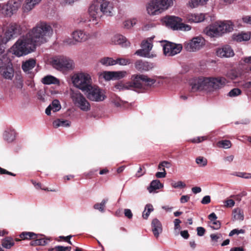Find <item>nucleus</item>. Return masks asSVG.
Wrapping results in <instances>:
<instances>
[{
  "mask_svg": "<svg viewBox=\"0 0 251 251\" xmlns=\"http://www.w3.org/2000/svg\"><path fill=\"white\" fill-rule=\"evenodd\" d=\"M52 33L53 29L49 24L40 22L18 39L12 47V51L18 57L26 55L33 52L37 46L46 43Z\"/></svg>",
  "mask_w": 251,
  "mask_h": 251,
  "instance_id": "f257e3e1",
  "label": "nucleus"
},
{
  "mask_svg": "<svg viewBox=\"0 0 251 251\" xmlns=\"http://www.w3.org/2000/svg\"><path fill=\"white\" fill-rule=\"evenodd\" d=\"M226 83H227V81L224 77H200L195 79L191 83V89L193 91L202 90L211 91L221 89Z\"/></svg>",
  "mask_w": 251,
  "mask_h": 251,
  "instance_id": "f03ea898",
  "label": "nucleus"
},
{
  "mask_svg": "<svg viewBox=\"0 0 251 251\" xmlns=\"http://www.w3.org/2000/svg\"><path fill=\"white\" fill-rule=\"evenodd\" d=\"M113 11L112 3L106 0H97L89 7V13L91 17L90 21L96 22L93 24H97L103 15L106 16H112Z\"/></svg>",
  "mask_w": 251,
  "mask_h": 251,
  "instance_id": "7ed1b4c3",
  "label": "nucleus"
},
{
  "mask_svg": "<svg viewBox=\"0 0 251 251\" xmlns=\"http://www.w3.org/2000/svg\"><path fill=\"white\" fill-rule=\"evenodd\" d=\"M72 80L74 85L83 92L92 84L91 76L85 73L80 72L74 74L72 77Z\"/></svg>",
  "mask_w": 251,
  "mask_h": 251,
  "instance_id": "20e7f679",
  "label": "nucleus"
},
{
  "mask_svg": "<svg viewBox=\"0 0 251 251\" xmlns=\"http://www.w3.org/2000/svg\"><path fill=\"white\" fill-rule=\"evenodd\" d=\"M52 66L59 71H69L75 68V63L71 59L64 56H56L50 62Z\"/></svg>",
  "mask_w": 251,
  "mask_h": 251,
  "instance_id": "39448f33",
  "label": "nucleus"
},
{
  "mask_svg": "<svg viewBox=\"0 0 251 251\" xmlns=\"http://www.w3.org/2000/svg\"><path fill=\"white\" fill-rule=\"evenodd\" d=\"M70 96L74 104L81 110L87 112L90 110L89 102L79 91L71 90Z\"/></svg>",
  "mask_w": 251,
  "mask_h": 251,
  "instance_id": "423d86ee",
  "label": "nucleus"
},
{
  "mask_svg": "<svg viewBox=\"0 0 251 251\" xmlns=\"http://www.w3.org/2000/svg\"><path fill=\"white\" fill-rule=\"evenodd\" d=\"M164 22L166 25L174 30L189 31L191 29V26L182 23V19L178 17L170 16L164 18Z\"/></svg>",
  "mask_w": 251,
  "mask_h": 251,
  "instance_id": "0eeeda50",
  "label": "nucleus"
},
{
  "mask_svg": "<svg viewBox=\"0 0 251 251\" xmlns=\"http://www.w3.org/2000/svg\"><path fill=\"white\" fill-rule=\"evenodd\" d=\"M84 93L89 100L93 101H101L106 98L102 90L93 84H91Z\"/></svg>",
  "mask_w": 251,
  "mask_h": 251,
  "instance_id": "6e6552de",
  "label": "nucleus"
},
{
  "mask_svg": "<svg viewBox=\"0 0 251 251\" xmlns=\"http://www.w3.org/2000/svg\"><path fill=\"white\" fill-rule=\"evenodd\" d=\"M131 80L134 81L136 91L143 89V84L148 86H152L155 82V80L149 77L144 75H134L131 76Z\"/></svg>",
  "mask_w": 251,
  "mask_h": 251,
  "instance_id": "1a4fd4ad",
  "label": "nucleus"
},
{
  "mask_svg": "<svg viewBox=\"0 0 251 251\" xmlns=\"http://www.w3.org/2000/svg\"><path fill=\"white\" fill-rule=\"evenodd\" d=\"M21 0H9L3 4L2 13L7 16H11L15 13L21 6Z\"/></svg>",
  "mask_w": 251,
  "mask_h": 251,
  "instance_id": "9d476101",
  "label": "nucleus"
},
{
  "mask_svg": "<svg viewBox=\"0 0 251 251\" xmlns=\"http://www.w3.org/2000/svg\"><path fill=\"white\" fill-rule=\"evenodd\" d=\"M162 45L164 54L166 56H172L179 53L182 49L181 44H176L165 41Z\"/></svg>",
  "mask_w": 251,
  "mask_h": 251,
  "instance_id": "9b49d317",
  "label": "nucleus"
},
{
  "mask_svg": "<svg viewBox=\"0 0 251 251\" xmlns=\"http://www.w3.org/2000/svg\"><path fill=\"white\" fill-rule=\"evenodd\" d=\"M205 44L204 38L201 37H196L189 42L184 44V48L189 51H196L200 50Z\"/></svg>",
  "mask_w": 251,
  "mask_h": 251,
  "instance_id": "f8f14e48",
  "label": "nucleus"
},
{
  "mask_svg": "<svg viewBox=\"0 0 251 251\" xmlns=\"http://www.w3.org/2000/svg\"><path fill=\"white\" fill-rule=\"evenodd\" d=\"M21 33V28L18 24H14L11 25L5 33V36L10 40L12 39L17 37Z\"/></svg>",
  "mask_w": 251,
  "mask_h": 251,
  "instance_id": "ddd939ff",
  "label": "nucleus"
},
{
  "mask_svg": "<svg viewBox=\"0 0 251 251\" xmlns=\"http://www.w3.org/2000/svg\"><path fill=\"white\" fill-rule=\"evenodd\" d=\"M152 48L151 43L148 41H143L141 44V49L137 50L135 54L141 57H148Z\"/></svg>",
  "mask_w": 251,
  "mask_h": 251,
  "instance_id": "4468645a",
  "label": "nucleus"
},
{
  "mask_svg": "<svg viewBox=\"0 0 251 251\" xmlns=\"http://www.w3.org/2000/svg\"><path fill=\"white\" fill-rule=\"evenodd\" d=\"M72 37L74 41H72L69 44L74 45L75 44V42L80 43L86 41L89 38L90 35L83 30H76L73 32Z\"/></svg>",
  "mask_w": 251,
  "mask_h": 251,
  "instance_id": "2eb2a0df",
  "label": "nucleus"
},
{
  "mask_svg": "<svg viewBox=\"0 0 251 251\" xmlns=\"http://www.w3.org/2000/svg\"><path fill=\"white\" fill-rule=\"evenodd\" d=\"M216 54L220 57H230L234 55L232 48L228 45H225L216 50Z\"/></svg>",
  "mask_w": 251,
  "mask_h": 251,
  "instance_id": "dca6fc26",
  "label": "nucleus"
},
{
  "mask_svg": "<svg viewBox=\"0 0 251 251\" xmlns=\"http://www.w3.org/2000/svg\"><path fill=\"white\" fill-rule=\"evenodd\" d=\"M221 35L226 32H231L233 30V25L230 21L217 22Z\"/></svg>",
  "mask_w": 251,
  "mask_h": 251,
  "instance_id": "f3484780",
  "label": "nucleus"
},
{
  "mask_svg": "<svg viewBox=\"0 0 251 251\" xmlns=\"http://www.w3.org/2000/svg\"><path fill=\"white\" fill-rule=\"evenodd\" d=\"M36 64V60L33 58H30L23 62L22 69L25 73L30 75L31 76L33 75L32 70L35 67Z\"/></svg>",
  "mask_w": 251,
  "mask_h": 251,
  "instance_id": "a211bd4d",
  "label": "nucleus"
},
{
  "mask_svg": "<svg viewBox=\"0 0 251 251\" xmlns=\"http://www.w3.org/2000/svg\"><path fill=\"white\" fill-rule=\"evenodd\" d=\"M135 67L139 71H148L154 67L153 63L141 60H138L135 63Z\"/></svg>",
  "mask_w": 251,
  "mask_h": 251,
  "instance_id": "6ab92c4d",
  "label": "nucleus"
},
{
  "mask_svg": "<svg viewBox=\"0 0 251 251\" xmlns=\"http://www.w3.org/2000/svg\"><path fill=\"white\" fill-rule=\"evenodd\" d=\"M160 9L156 0L151 1L147 7L148 13L151 15H156L161 13Z\"/></svg>",
  "mask_w": 251,
  "mask_h": 251,
  "instance_id": "aec40b11",
  "label": "nucleus"
},
{
  "mask_svg": "<svg viewBox=\"0 0 251 251\" xmlns=\"http://www.w3.org/2000/svg\"><path fill=\"white\" fill-rule=\"evenodd\" d=\"M217 25V22H216L210 25L208 28H207L205 30L206 35L210 37H215L222 35Z\"/></svg>",
  "mask_w": 251,
  "mask_h": 251,
  "instance_id": "412c9836",
  "label": "nucleus"
},
{
  "mask_svg": "<svg viewBox=\"0 0 251 251\" xmlns=\"http://www.w3.org/2000/svg\"><path fill=\"white\" fill-rule=\"evenodd\" d=\"M186 18L190 23H200L205 19V15L202 13L188 14L186 15Z\"/></svg>",
  "mask_w": 251,
  "mask_h": 251,
  "instance_id": "4be33fe9",
  "label": "nucleus"
},
{
  "mask_svg": "<svg viewBox=\"0 0 251 251\" xmlns=\"http://www.w3.org/2000/svg\"><path fill=\"white\" fill-rule=\"evenodd\" d=\"M152 231L154 236L158 238L162 232V226L161 222L157 219H154L151 222Z\"/></svg>",
  "mask_w": 251,
  "mask_h": 251,
  "instance_id": "5701e85b",
  "label": "nucleus"
},
{
  "mask_svg": "<svg viewBox=\"0 0 251 251\" xmlns=\"http://www.w3.org/2000/svg\"><path fill=\"white\" fill-rule=\"evenodd\" d=\"M112 42L114 44L120 45L122 47H127L130 45L129 42H128L126 38L124 36L120 34L115 35L114 36L112 39Z\"/></svg>",
  "mask_w": 251,
  "mask_h": 251,
  "instance_id": "b1692460",
  "label": "nucleus"
},
{
  "mask_svg": "<svg viewBox=\"0 0 251 251\" xmlns=\"http://www.w3.org/2000/svg\"><path fill=\"white\" fill-rule=\"evenodd\" d=\"M0 75L5 79H12L14 75V71L9 65H6L0 69Z\"/></svg>",
  "mask_w": 251,
  "mask_h": 251,
  "instance_id": "393cba45",
  "label": "nucleus"
},
{
  "mask_svg": "<svg viewBox=\"0 0 251 251\" xmlns=\"http://www.w3.org/2000/svg\"><path fill=\"white\" fill-rule=\"evenodd\" d=\"M115 87L116 89H119V90H133L136 91L135 85H134V82L133 80H132L131 82L126 83H123L122 82H118L115 85Z\"/></svg>",
  "mask_w": 251,
  "mask_h": 251,
  "instance_id": "a878e982",
  "label": "nucleus"
},
{
  "mask_svg": "<svg viewBox=\"0 0 251 251\" xmlns=\"http://www.w3.org/2000/svg\"><path fill=\"white\" fill-rule=\"evenodd\" d=\"M37 238L31 242L30 244L32 246H45L50 241V239L46 238L43 235L37 234Z\"/></svg>",
  "mask_w": 251,
  "mask_h": 251,
  "instance_id": "bb28decb",
  "label": "nucleus"
},
{
  "mask_svg": "<svg viewBox=\"0 0 251 251\" xmlns=\"http://www.w3.org/2000/svg\"><path fill=\"white\" fill-rule=\"evenodd\" d=\"M42 0H25L23 5L24 12H28L33 9L35 6L39 4Z\"/></svg>",
  "mask_w": 251,
  "mask_h": 251,
  "instance_id": "cd10ccee",
  "label": "nucleus"
},
{
  "mask_svg": "<svg viewBox=\"0 0 251 251\" xmlns=\"http://www.w3.org/2000/svg\"><path fill=\"white\" fill-rule=\"evenodd\" d=\"M162 12L168 9L173 5L172 0H156Z\"/></svg>",
  "mask_w": 251,
  "mask_h": 251,
  "instance_id": "c85d7f7f",
  "label": "nucleus"
},
{
  "mask_svg": "<svg viewBox=\"0 0 251 251\" xmlns=\"http://www.w3.org/2000/svg\"><path fill=\"white\" fill-rule=\"evenodd\" d=\"M41 81L43 84L46 85H50L51 84H58L59 83V80L55 77L51 75L45 76L42 79Z\"/></svg>",
  "mask_w": 251,
  "mask_h": 251,
  "instance_id": "c756f323",
  "label": "nucleus"
},
{
  "mask_svg": "<svg viewBox=\"0 0 251 251\" xmlns=\"http://www.w3.org/2000/svg\"><path fill=\"white\" fill-rule=\"evenodd\" d=\"M232 38L237 42L247 41L250 39L251 35L250 33H241L238 34H233Z\"/></svg>",
  "mask_w": 251,
  "mask_h": 251,
  "instance_id": "7c9ffc66",
  "label": "nucleus"
},
{
  "mask_svg": "<svg viewBox=\"0 0 251 251\" xmlns=\"http://www.w3.org/2000/svg\"><path fill=\"white\" fill-rule=\"evenodd\" d=\"M15 131L14 129H9L4 131L3 138L8 142H11L15 139Z\"/></svg>",
  "mask_w": 251,
  "mask_h": 251,
  "instance_id": "2f4dec72",
  "label": "nucleus"
},
{
  "mask_svg": "<svg viewBox=\"0 0 251 251\" xmlns=\"http://www.w3.org/2000/svg\"><path fill=\"white\" fill-rule=\"evenodd\" d=\"M163 187V184L160 183L159 180L156 179L152 180L150 186L148 187V190L150 193H151L154 191Z\"/></svg>",
  "mask_w": 251,
  "mask_h": 251,
  "instance_id": "473e14b6",
  "label": "nucleus"
},
{
  "mask_svg": "<svg viewBox=\"0 0 251 251\" xmlns=\"http://www.w3.org/2000/svg\"><path fill=\"white\" fill-rule=\"evenodd\" d=\"M52 124L55 128H58L60 126L69 127L71 125V122L68 120L58 119L54 121Z\"/></svg>",
  "mask_w": 251,
  "mask_h": 251,
  "instance_id": "72a5a7b5",
  "label": "nucleus"
},
{
  "mask_svg": "<svg viewBox=\"0 0 251 251\" xmlns=\"http://www.w3.org/2000/svg\"><path fill=\"white\" fill-rule=\"evenodd\" d=\"M232 216L234 220L243 221L244 219L243 212L239 208H235L233 210Z\"/></svg>",
  "mask_w": 251,
  "mask_h": 251,
  "instance_id": "f704fd0d",
  "label": "nucleus"
},
{
  "mask_svg": "<svg viewBox=\"0 0 251 251\" xmlns=\"http://www.w3.org/2000/svg\"><path fill=\"white\" fill-rule=\"evenodd\" d=\"M208 0H190L189 1V6L192 8L206 4Z\"/></svg>",
  "mask_w": 251,
  "mask_h": 251,
  "instance_id": "c9c22d12",
  "label": "nucleus"
},
{
  "mask_svg": "<svg viewBox=\"0 0 251 251\" xmlns=\"http://www.w3.org/2000/svg\"><path fill=\"white\" fill-rule=\"evenodd\" d=\"M20 237L22 239H33V240L37 238V234L31 232H23L20 234Z\"/></svg>",
  "mask_w": 251,
  "mask_h": 251,
  "instance_id": "e433bc0d",
  "label": "nucleus"
},
{
  "mask_svg": "<svg viewBox=\"0 0 251 251\" xmlns=\"http://www.w3.org/2000/svg\"><path fill=\"white\" fill-rule=\"evenodd\" d=\"M100 62L103 65L108 66L116 64L115 60L111 57H104L100 60Z\"/></svg>",
  "mask_w": 251,
  "mask_h": 251,
  "instance_id": "4c0bfd02",
  "label": "nucleus"
},
{
  "mask_svg": "<svg viewBox=\"0 0 251 251\" xmlns=\"http://www.w3.org/2000/svg\"><path fill=\"white\" fill-rule=\"evenodd\" d=\"M153 210V206L151 204H148L145 206V210L143 213L142 217L145 219H147L151 212Z\"/></svg>",
  "mask_w": 251,
  "mask_h": 251,
  "instance_id": "58836bf2",
  "label": "nucleus"
},
{
  "mask_svg": "<svg viewBox=\"0 0 251 251\" xmlns=\"http://www.w3.org/2000/svg\"><path fill=\"white\" fill-rule=\"evenodd\" d=\"M107 199H103L100 203H96L94 205V208L95 209L99 210L100 211L103 212L104 211V207L105 206V204L107 202Z\"/></svg>",
  "mask_w": 251,
  "mask_h": 251,
  "instance_id": "ea45409f",
  "label": "nucleus"
},
{
  "mask_svg": "<svg viewBox=\"0 0 251 251\" xmlns=\"http://www.w3.org/2000/svg\"><path fill=\"white\" fill-rule=\"evenodd\" d=\"M9 39L5 36L0 35V54H2L4 51V45H5L8 41Z\"/></svg>",
  "mask_w": 251,
  "mask_h": 251,
  "instance_id": "a19ab883",
  "label": "nucleus"
},
{
  "mask_svg": "<svg viewBox=\"0 0 251 251\" xmlns=\"http://www.w3.org/2000/svg\"><path fill=\"white\" fill-rule=\"evenodd\" d=\"M14 245L13 239L11 238H7L3 240L2 242V246L6 249H10Z\"/></svg>",
  "mask_w": 251,
  "mask_h": 251,
  "instance_id": "79ce46f5",
  "label": "nucleus"
},
{
  "mask_svg": "<svg viewBox=\"0 0 251 251\" xmlns=\"http://www.w3.org/2000/svg\"><path fill=\"white\" fill-rule=\"evenodd\" d=\"M217 146L219 148H223L224 149H229L231 146V143L230 141L225 140L219 141L217 143Z\"/></svg>",
  "mask_w": 251,
  "mask_h": 251,
  "instance_id": "37998d69",
  "label": "nucleus"
},
{
  "mask_svg": "<svg viewBox=\"0 0 251 251\" xmlns=\"http://www.w3.org/2000/svg\"><path fill=\"white\" fill-rule=\"evenodd\" d=\"M50 106H51L52 110L54 112L58 111L61 109V105L60 104V102L57 100H53Z\"/></svg>",
  "mask_w": 251,
  "mask_h": 251,
  "instance_id": "c03bdc74",
  "label": "nucleus"
},
{
  "mask_svg": "<svg viewBox=\"0 0 251 251\" xmlns=\"http://www.w3.org/2000/svg\"><path fill=\"white\" fill-rule=\"evenodd\" d=\"M116 64H118L120 65L125 66L131 63V61L130 59L124 58H118L115 60Z\"/></svg>",
  "mask_w": 251,
  "mask_h": 251,
  "instance_id": "a18cd8bd",
  "label": "nucleus"
},
{
  "mask_svg": "<svg viewBox=\"0 0 251 251\" xmlns=\"http://www.w3.org/2000/svg\"><path fill=\"white\" fill-rule=\"evenodd\" d=\"M239 76V73L236 71L233 70L228 71L226 74V76L232 80L236 79Z\"/></svg>",
  "mask_w": 251,
  "mask_h": 251,
  "instance_id": "49530a36",
  "label": "nucleus"
},
{
  "mask_svg": "<svg viewBox=\"0 0 251 251\" xmlns=\"http://www.w3.org/2000/svg\"><path fill=\"white\" fill-rule=\"evenodd\" d=\"M111 102L116 107H120L124 104V101L120 98L116 96H114L111 98Z\"/></svg>",
  "mask_w": 251,
  "mask_h": 251,
  "instance_id": "de8ad7c7",
  "label": "nucleus"
},
{
  "mask_svg": "<svg viewBox=\"0 0 251 251\" xmlns=\"http://www.w3.org/2000/svg\"><path fill=\"white\" fill-rule=\"evenodd\" d=\"M101 75L106 80L114 79V72H104Z\"/></svg>",
  "mask_w": 251,
  "mask_h": 251,
  "instance_id": "09e8293b",
  "label": "nucleus"
},
{
  "mask_svg": "<svg viewBox=\"0 0 251 251\" xmlns=\"http://www.w3.org/2000/svg\"><path fill=\"white\" fill-rule=\"evenodd\" d=\"M136 20L132 19L129 20H126L124 23V27L125 28L129 29L132 27L134 25L136 24Z\"/></svg>",
  "mask_w": 251,
  "mask_h": 251,
  "instance_id": "8fccbe9b",
  "label": "nucleus"
},
{
  "mask_svg": "<svg viewBox=\"0 0 251 251\" xmlns=\"http://www.w3.org/2000/svg\"><path fill=\"white\" fill-rule=\"evenodd\" d=\"M196 162L201 167H204L207 163V159L201 156L197 158Z\"/></svg>",
  "mask_w": 251,
  "mask_h": 251,
  "instance_id": "3c124183",
  "label": "nucleus"
},
{
  "mask_svg": "<svg viewBox=\"0 0 251 251\" xmlns=\"http://www.w3.org/2000/svg\"><path fill=\"white\" fill-rule=\"evenodd\" d=\"M242 87L248 96H251V81L244 83Z\"/></svg>",
  "mask_w": 251,
  "mask_h": 251,
  "instance_id": "603ef678",
  "label": "nucleus"
},
{
  "mask_svg": "<svg viewBox=\"0 0 251 251\" xmlns=\"http://www.w3.org/2000/svg\"><path fill=\"white\" fill-rule=\"evenodd\" d=\"M241 94V91L239 88H234L231 90L228 94V96L230 97H235L240 95Z\"/></svg>",
  "mask_w": 251,
  "mask_h": 251,
  "instance_id": "864d4df0",
  "label": "nucleus"
},
{
  "mask_svg": "<svg viewBox=\"0 0 251 251\" xmlns=\"http://www.w3.org/2000/svg\"><path fill=\"white\" fill-rule=\"evenodd\" d=\"M127 72L125 71L114 72V79H120L125 77Z\"/></svg>",
  "mask_w": 251,
  "mask_h": 251,
  "instance_id": "5fc2aeb1",
  "label": "nucleus"
},
{
  "mask_svg": "<svg viewBox=\"0 0 251 251\" xmlns=\"http://www.w3.org/2000/svg\"><path fill=\"white\" fill-rule=\"evenodd\" d=\"M210 226L213 229L217 230L221 227V223L219 221L216 220L209 223Z\"/></svg>",
  "mask_w": 251,
  "mask_h": 251,
  "instance_id": "6e6d98bb",
  "label": "nucleus"
},
{
  "mask_svg": "<svg viewBox=\"0 0 251 251\" xmlns=\"http://www.w3.org/2000/svg\"><path fill=\"white\" fill-rule=\"evenodd\" d=\"M172 186L175 188H183L186 185L181 181L172 183Z\"/></svg>",
  "mask_w": 251,
  "mask_h": 251,
  "instance_id": "4d7b16f0",
  "label": "nucleus"
},
{
  "mask_svg": "<svg viewBox=\"0 0 251 251\" xmlns=\"http://www.w3.org/2000/svg\"><path fill=\"white\" fill-rule=\"evenodd\" d=\"M71 247H63L62 246H57L54 247L55 251H71Z\"/></svg>",
  "mask_w": 251,
  "mask_h": 251,
  "instance_id": "13d9d810",
  "label": "nucleus"
},
{
  "mask_svg": "<svg viewBox=\"0 0 251 251\" xmlns=\"http://www.w3.org/2000/svg\"><path fill=\"white\" fill-rule=\"evenodd\" d=\"M181 223V221L178 219H176L174 220V225H175L174 229L175 231H176V230H177V229L178 230H179L180 229V224ZM178 232L176 231V235H178Z\"/></svg>",
  "mask_w": 251,
  "mask_h": 251,
  "instance_id": "bf43d9fd",
  "label": "nucleus"
},
{
  "mask_svg": "<svg viewBox=\"0 0 251 251\" xmlns=\"http://www.w3.org/2000/svg\"><path fill=\"white\" fill-rule=\"evenodd\" d=\"M245 233V230L244 229H234L233 230H232L229 234V236H233V235L234 234H239L240 233Z\"/></svg>",
  "mask_w": 251,
  "mask_h": 251,
  "instance_id": "052dcab7",
  "label": "nucleus"
},
{
  "mask_svg": "<svg viewBox=\"0 0 251 251\" xmlns=\"http://www.w3.org/2000/svg\"><path fill=\"white\" fill-rule=\"evenodd\" d=\"M225 206L226 207H232L235 205V201L231 199H228L224 201Z\"/></svg>",
  "mask_w": 251,
  "mask_h": 251,
  "instance_id": "680f3d73",
  "label": "nucleus"
},
{
  "mask_svg": "<svg viewBox=\"0 0 251 251\" xmlns=\"http://www.w3.org/2000/svg\"><path fill=\"white\" fill-rule=\"evenodd\" d=\"M163 172H157L155 174V176L157 178H164L166 176V173L165 170V168H163L162 169Z\"/></svg>",
  "mask_w": 251,
  "mask_h": 251,
  "instance_id": "e2e57ef3",
  "label": "nucleus"
},
{
  "mask_svg": "<svg viewBox=\"0 0 251 251\" xmlns=\"http://www.w3.org/2000/svg\"><path fill=\"white\" fill-rule=\"evenodd\" d=\"M197 231L198 236H202L204 234L205 230L203 227L199 226L197 228Z\"/></svg>",
  "mask_w": 251,
  "mask_h": 251,
  "instance_id": "0e129e2a",
  "label": "nucleus"
},
{
  "mask_svg": "<svg viewBox=\"0 0 251 251\" xmlns=\"http://www.w3.org/2000/svg\"><path fill=\"white\" fill-rule=\"evenodd\" d=\"M125 216L128 219H131L133 217L132 213L130 209H125L124 210Z\"/></svg>",
  "mask_w": 251,
  "mask_h": 251,
  "instance_id": "69168bd1",
  "label": "nucleus"
},
{
  "mask_svg": "<svg viewBox=\"0 0 251 251\" xmlns=\"http://www.w3.org/2000/svg\"><path fill=\"white\" fill-rule=\"evenodd\" d=\"M210 197L209 196H205L202 198L201 202L202 204H206L210 203Z\"/></svg>",
  "mask_w": 251,
  "mask_h": 251,
  "instance_id": "338daca9",
  "label": "nucleus"
},
{
  "mask_svg": "<svg viewBox=\"0 0 251 251\" xmlns=\"http://www.w3.org/2000/svg\"><path fill=\"white\" fill-rule=\"evenodd\" d=\"M243 22L247 24L251 25V16H245L242 18Z\"/></svg>",
  "mask_w": 251,
  "mask_h": 251,
  "instance_id": "774afa93",
  "label": "nucleus"
}]
</instances>
